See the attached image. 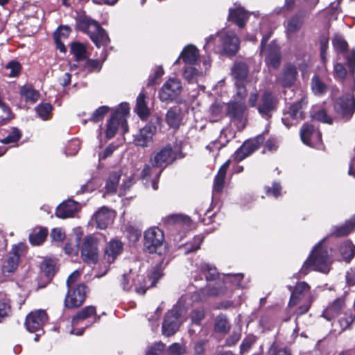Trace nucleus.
<instances>
[{
	"mask_svg": "<svg viewBox=\"0 0 355 355\" xmlns=\"http://www.w3.org/2000/svg\"><path fill=\"white\" fill-rule=\"evenodd\" d=\"M203 277L207 282L206 286L193 293L191 296L193 301L202 302L208 297L219 296L225 293L227 286L224 285L222 276L219 275L214 266L204 261L197 265V270L191 272L192 284L195 288L200 286L198 282H203Z\"/></svg>",
	"mask_w": 355,
	"mask_h": 355,
	"instance_id": "obj_1",
	"label": "nucleus"
},
{
	"mask_svg": "<svg viewBox=\"0 0 355 355\" xmlns=\"http://www.w3.org/2000/svg\"><path fill=\"white\" fill-rule=\"evenodd\" d=\"M162 276V272L161 266L159 265H156L150 271L147 277L130 270L128 273L122 276L121 286L125 291H130L134 289L137 293L144 295L147 289L155 286Z\"/></svg>",
	"mask_w": 355,
	"mask_h": 355,
	"instance_id": "obj_2",
	"label": "nucleus"
},
{
	"mask_svg": "<svg viewBox=\"0 0 355 355\" xmlns=\"http://www.w3.org/2000/svg\"><path fill=\"white\" fill-rule=\"evenodd\" d=\"M239 40L235 33L223 30L205 39L203 49L207 51H212L216 53L234 55L239 50Z\"/></svg>",
	"mask_w": 355,
	"mask_h": 355,
	"instance_id": "obj_3",
	"label": "nucleus"
},
{
	"mask_svg": "<svg viewBox=\"0 0 355 355\" xmlns=\"http://www.w3.org/2000/svg\"><path fill=\"white\" fill-rule=\"evenodd\" d=\"M347 62L350 72L352 74L349 81L351 83L348 92L336 99L334 103L336 112L345 120H349L355 111V99L353 90L355 87L354 73L355 71V50L352 51L347 58Z\"/></svg>",
	"mask_w": 355,
	"mask_h": 355,
	"instance_id": "obj_4",
	"label": "nucleus"
},
{
	"mask_svg": "<svg viewBox=\"0 0 355 355\" xmlns=\"http://www.w3.org/2000/svg\"><path fill=\"white\" fill-rule=\"evenodd\" d=\"M322 241H320L315 246L310 256L304 262L300 270V276L306 275L311 270L324 273L329 271L330 259L327 250L322 247Z\"/></svg>",
	"mask_w": 355,
	"mask_h": 355,
	"instance_id": "obj_5",
	"label": "nucleus"
},
{
	"mask_svg": "<svg viewBox=\"0 0 355 355\" xmlns=\"http://www.w3.org/2000/svg\"><path fill=\"white\" fill-rule=\"evenodd\" d=\"M144 249L148 253L162 255L166 251L164 232L157 227H151L144 233Z\"/></svg>",
	"mask_w": 355,
	"mask_h": 355,
	"instance_id": "obj_6",
	"label": "nucleus"
},
{
	"mask_svg": "<svg viewBox=\"0 0 355 355\" xmlns=\"http://www.w3.org/2000/svg\"><path fill=\"white\" fill-rule=\"evenodd\" d=\"M182 298L178 303L175 305L165 315L162 324V334L166 336L173 335L178 329L183 322L182 313L183 309L182 307Z\"/></svg>",
	"mask_w": 355,
	"mask_h": 355,
	"instance_id": "obj_7",
	"label": "nucleus"
},
{
	"mask_svg": "<svg viewBox=\"0 0 355 355\" xmlns=\"http://www.w3.org/2000/svg\"><path fill=\"white\" fill-rule=\"evenodd\" d=\"M26 246L23 243L14 245L11 250L4 257L1 272L3 276L9 277L17 270L20 257L25 252Z\"/></svg>",
	"mask_w": 355,
	"mask_h": 355,
	"instance_id": "obj_8",
	"label": "nucleus"
},
{
	"mask_svg": "<svg viewBox=\"0 0 355 355\" xmlns=\"http://www.w3.org/2000/svg\"><path fill=\"white\" fill-rule=\"evenodd\" d=\"M80 257L88 264H95L98 261V240L92 235L85 236L80 247Z\"/></svg>",
	"mask_w": 355,
	"mask_h": 355,
	"instance_id": "obj_9",
	"label": "nucleus"
},
{
	"mask_svg": "<svg viewBox=\"0 0 355 355\" xmlns=\"http://www.w3.org/2000/svg\"><path fill=\"white\" fill-rule=\"evenodd\" d=\"M129 113V107L127 104H121V110L115 112L110 119L107 125L106 137L112 138L119 126L123 129V133L128 131L126 115Z\"/></svg>",
	"mask_w": 355,
	"mask_h": 355,
	"instance_id": "obj_10",
	"label": "nucleus"
},
{
	"mask_svg": "<svg viewBox=\"0 0 355 355\" xmlns=\"http://www.w3.org/2000/svg\"><path fill=\"white\" fill-rule=\"evenodd\" d=\"M47 315L44 310L39 309L31 312L26 318V329L31 333H35L34 340L37 341L39 337L44 334L43 326L47 321Z\"/></svg>",
	"mask_w": 355,
	"mask_h": 355,
	"instance_id": "obj_11",
	"label": "nucleus"
},
{
	"mask_svg": "<svg viewBox=\"0 0 355 355\" xmlns=\"http://www.w3.org/2000/svg\"><path fill=\"white\" fill-rule=\"evenodd\" d=\"M81 27L97 47L107 43V35L96 21L87 19L81 23Z\"/></svg>",
	"mask_w": 355,
	"mask_h": 355,
	"instance_id": "obj_12",
	"label": "nucleus"
},
{
	"mask_svg": "<svg viewBox=\"0 0 355 355\" xmlns=\"http://www.w3.org/2000/svg\"><path fill=\"white\" fill-rule=\"evenodd\" d=\"M246 105L243 101L231 100L227 105V114L236 123L239 130L245 128L247 122Z\"/></svg>",
	"mask_w": 355,
	"mask_h": 355,
	"instance_id": "obj_13",
	"label": "nucleus"
},
{
	"mask_svg": "<svg viewBox=\"0 0 355 355\" xmlns=\"http://www.w3.org/2000/svg\"><path fill=\"white\" fill-rule=\"evenodd\" d=\"M182 90V83L175 78L166 80L159 91V97L162 102H171L178 97Z\"/></svg>",
	"mask_w": 355,
	"mask_h": 355,
	"instance_id": "obj_14",
	"label": "nucleus"
},
{
	"mask_svg": "<svg viewBox=\"0 0 355 355\" xmlns=\"http://www.w3.org/2000/svg\"><path fill=\"white\" fill-rule=\"evenodd\" d=\"M87 287L83 284H76L68 288V293L64 300V304L68 308L80 306L85 301Z\"/></svg>",
	"mask_w": 355,
	"mask_h": 355,
	"instance_id": "obj_15",
	"label": "nucleus"
},
{
	"mask_svg": "<svg viewBox=\"0 0 355 355\" xmlns=\"http://www.w3.org/2000/svg\"><path fill=\"white\" fill-rule=\"evenodd\" d=\"M306 104L304 98L291 105L289 110L284 114L282 118L283 123L289 127L291 125L297 124L300 120L304 118V106Z\"/></svg>",
	"mask_w": 355,
	"mask_h": 355,
	"instance_id": "obj_16",
	"label": "nucleus"
},
{
	"mask_svg": "<svg viewBox=\"0 0 355 355\" xmlns=\"http://www.w3.org/2000/svg\"><path fill=\"white\" fill-rule=\"evenodd\" d=\"M302 141L311 147H317L322 140V135L313 125L305 123L300 130Z\"/></svg>",
	"mask_w": 355,
	"mask_h": 355,
	"instance_id": "obj_17",
	"label": "nucleus"
},
{
	"mask_svg": "<svg viewBox=\"0 0 355 355\" xmlns=\"http://www.w3.org/2000/svg\"><path fill=\"white\" fill-rule=\"evenodd\" d=\"M178 157H180L177 152L173 150L170 145H167L155 153L153 157L150 158V162L151 164L161 168L163 164H168Z\"/></svg>",
	"mask_w": 355,
	"mask_h": 355,
	"instance_id": "obj_18",
	"label": "nucleus"
},
{
	"mask_svg": "<svg viewBox=\"0 0 355 355\" xmlns=\"http://www.w3.org/2000/svg\"><path fill=\"white\" fill-rule=\"evenodd\" d=\"M157 128L153 123H148L135 135L134 143L137 146L148 147L153 143Z\"/></svg>",
	"mask_w": 355,
	"mask_h": 355,
	"instance_id": "obj_19",
	"label": "nucleus"
},
{
	"mask_svg": "<svg viewBox=\"0 0 355 355\" xmlns=\"http://www.w3.org/2000/svg\"><path fill=\"white\" fill-rule=\"evenodd\" d=\"M162 172V168H159L153 164L152 166L146 164L141 173L145 186L146 187L151 186L154 190H157L158 189L157 182Z\"/></svg>",
	"mask_w": 355,
	"mask_h": 355,
	"instance_id": "obj_20",
	"label": "nucleus"
},
{
	"mask_svg": "<svg viewBox=\"0 0 355 355\" xmlns=\"http://www.w3.org/2000/svg\"><path fill=\"white\" fill-rule=\"evenodd\" d=\"M277 103V100L272 94L266 92L261 96L258 106V111L262 116L269 118L272 112L275 110Z\"/></svg>",
	"mask_w": 355,
	"mask_h": 355,
	"instance_id": "obj_21",
	"label": "nucleus"
},
{
	"mask_svg": "<svg viewBox=\"0 0 355 355\" xmlns=\"http://www.w3.org/2000/svg\"><path fill=\"white\" fill-rule=\"evenodd\" d=\"M264 138L259 135L256 137L249 139L243 143L241 147L236 151V156L239 160H242L255 151L263 143Z\"/></svg>",
	"mask_w": 355,
	"mask_h": 355,
	"instance_id": "obj_22",
	"label": "nucleus"
},
{
	"mask_svg": "<svg viewBox=\"0 0 355 355\" xmlns=\"http://www.w3.org/2000/svg\"><path fill=\"white\" fill-rule=\"evenodd\" d=\"M309 299H313L310 293V286L304 282H299L292 292L289 306L297 305L301 301H307Z\"/></svg>",
	"mask_w": 355,
	"mask_h": 355,
	"instance_id": "obj_23",
	"label": "nucleus"
},
{
	"mask_svg": "<svg viewBox=\"0 0 355 355\" xmlns=\"http://www.w3.org/2000/svg\"><path fill=\"white\" fill-rule=\"evenodd\" d=\"M304 16L302 12H297L288 19L285 23V33L288 39H291L303 26Z\"/></svg>",
	"mask_w": 355,
	"mask_h": 355,
	"instance_id": "obj_24",
	"label": "nucleus"
},
{
	"mask_svg": "<svg viewBox=\"0 0 355 355\" xmlns=\"http://www.w3.org/2000/svg\"><path fill=\"white\" fill-rule=\"evenodd\" d=\"M199 58L200 54L198 48L193 44H188L182 49L174 64H178L182 60L185 66L195 65Z\"/></svg>",
	"mask_w": 355,
	"mask_h": 355,
	"instance_id": "obj_25",
	"label": "nucleus"
},
{
	"mask_svg": "<svg viewBox=\"0 0 355 355\" xmlns=\"http://www.w3.org/2000/svg\"><path fill=\"white\" fill-rule=\"evenodd\" d=\"M114 216L115 214L113 211L107 207H103L94 214L93 219L96 223V227L103 230L112 223Z\"/></svg>",
	"mask_w": 355,
	"mask_h": 355,
	"instance_id": "obj_26",
	"label": "nucleus"
},
{
	"mask_svg": "<svg viewBox=\"0 0 355 355\" xmlns=\"http://www.w3.org/2000/svg\"><path fill=\"white\" fill-rule=\"evenodd\" d=\"M79 209L80 205L78 202L68 199L58 206L55 210V216L62 219L73 217Z\"/></svg>",
	"mask_w": 355,
	"mask_h": 355,
	"instance_id": "obj_27",
	"label": "nucleus"
},
{
	"mask_svg": "<svg viewBox=\"0 0 355 355\" xmlns=\"http://www.w3.org/2000/svg\"><path fill=\"white\" fill-rule=\"evenodd\" d=\"M297 76V68L295 65L286 64L282 70V73L277 78V82L283 87L292 86L296 80Z\"/></svg>",
	"mask_w": 355,
	"mask_h": 355,
	"instance_id": "obj_28",
	"label": "nucleus"
},
{
	"mask_svg": "<svg viewBox=\"0 0 355 355\" xmlns=\"http://www.w3.org/2000/svg\"><path fill=\"white\" fill-rule=\"evenodd\" d=\"M123 243L118 239H112L105 248L104 259L112 263L123 251Z\"/></svg>",
	"mask_w": 355,
	"mask_h": 355,
	"instance_id": "obj_29",
	"label": "nucleus"
},
{
	"mask_svg": "<svg viewBox=\"0 0 355 355\" xmlns=\"http://www.w3.org/2000/svg\"><path fill=\"white\" fill-rule=\"evenodd\" d=\"M345 308V302L344 298L339 297L334 300L324 310L322 316L327 320H331L335 317L343 312Z\"/></svg>",
	"mask_w": 355,
	"mask_h": 355,
	"instance_id": "obj_30",
	"label": "nucleus"
},
{
	"mask_svg": "<svg viewBox=\"0 0 355 355\" xmlns=\"http://www.w3.org/2000/svg\"><path fill=\"white\" fill-rule=\"evenodd\" d=\"M248 12L241 6L235 4L234 8L229 10L228 19L239 28H243L248 19Z\"/></svg>",
	"mask_w": 355,
	"mask_h": 355,
	"instance_id": "obj_31",
	"label": "nucleus"
},
{
	"mask_svg": "<svg viewBox=\"0 0 355 355\" xmlns=\"http://www.w3.org/2000/svg\"><path fill=\"white\" fill-rule=\"evenodd\" d=\"M230 160H227L219 168L216 175L215 176L214 180V185H213V198L222 192L224 184H225V180L226 177V173L227 168L230 166Z\"/></svg>",
	"mask_w": 355,
	"mask_h": 355,
	"instance_id": "obj_32",
	"label": "nucleus"
},
{
	"mask_svg": "<svg viewBox=\"0 0 355 355\" xmlns=\"http://www.w3.org/2000/svg\"><path fill=\"white\" fill-rule=\"evenodd\" d=\"M94 315H96V307L94 306H87L77 313L72 318V326L73 329L71 333L78 336L82 335L83 329L75 331L74 327L78 325L82 320H84Z\"/></svg>",
	"mask_w": 355,
	"mask_h": 355,
	"instance_id": "obj_33",
	"label": "nucleus"
},
{
	"mask_svg": "<svg viewBox=\"0 0 355 355\" xmlns=\"http://www.w3.org/2000/svg\"><path fill=\"white\" fill-rule=\"evenodd\" d=\"M184 112L178 107H171L166 114V122L172 128L177 129L182 123Z\"/></svg>",
	"mask_w": 355,
	"mask_h": 355,
	"instance_id": "obj_34",
	"label": "nucleus"
},
{
	"mask_svg": "<svg viewBox=\"0 0 355 355\" xmlns=\"http://www.w3.org/2000/svg\"><path fill=\"white\" fill-rule=\"evenodd\" d=\"M281 55L279 48L275 44H270L266 50V63L268 66L277 69L280 65Z\"/></svg>",
	"mask_w": 355,
	"mask_h": 355,
	"instance_id": "obj_35",
	"label": "nucleus"
},
{
	"mask_svg": "<svg viewBox=\"0 0 355 355\" xmlns=\"http://www.w3.org/2000/svg\"><path fill=\"white\" fill-rule=\"evenodd\" d=\"M182 76L189 83H198L205 76L202 69H197L194 65H187L183 69Z\"/></svg>",
	"mask_w": 355,
	"mask_h": 355,
	"instance_id": "obj_36",
	"label": "nucleus"
},
{
	"mask_svg": "<svg viewBox=\"0 0 355 355\" xmlns=\"http://www.w3.org/2000/svg\"><path fill=\"white\" fill-rule=\"evenodd\" d=\"M354 230H355V215L345 224L333 227L331 234L337 237L343 236L349 234Z\"/></svg>",
	"mask_w": 355,
	"mask_h": 355,
	"instance_id": "obj_37",
	"label": "nucleus"
},
{
	"mask_svg": "<svg viewBox=\"0 0 355 355\" xmlns=\"http://www.w3.org/2000/svg\"><path fill=\"white\" fill-rule=\"evenodd\" d=\"M248 74V67L245 62H236L232 68V75L235 82L244 83Z\"/></svg>",
	"mask_w": 355,
	"mask_h": 355,
	"instance_id": "obj_38",
	"label": "nucleus"
},
{
	"mask_svg": "<svg viewBox=\"0 0 355 355\" xmlns=\"http://www.w3.org/2000/svg\"><path fill=\"white\" fill-rule=\"evenodd\" d=\"M20 96L26 103L34 104L40 97V93L32 85H24L20 89Z\"/></svg>",
	"mask_w": 355,
	"mask_h": 355,
	"instance_id": "obj_39",
	"label": "nucleus"
},
{
	"mask_svg": "<svg viewBox=\"0 0 355 355\" xmlns=\"http://www.w3.org/2000/svg\"><path fill=\"white\" fill-rule=\"evenodd\" d=\"M222 278L224 285L227 286V289L230 287L244 288L245 286L242 283L243 275L241 273L237 274H223Z\"/></svg>",
	"mask_w": 355,
	"mask_h": 355,
	"instance_id": "obj_40",
	"label": "nucleus"
},
{
	"mask_svg": "<svg viewBox=\"0 0 355 355\" xmlns=\"http://www.w3.org/2000/svg\"><path fill=\"white\" fill-rule=\"evenodd\" d=\"M339 252L343 259L349 262L355 256V245L349 240L345 241L340 245Z\"/></svg>",
	"mask_w": 355,
	"mask_h": 355,
	"instance_id": "obj_41",
	"label": "nucleus"
},
{
	"mask_svg": "<svg viewBox=\"0 0 355 355\" xmlns=\"http://www.w3.org/2000/svg\"><path fill=\"white\" fill-rule=\"evenodd\" d=\"M146 98L145 94L142 92L137 98L135 110L141 119L147 117L150 114V110L146 105Z\"/></svg>",
	"mask_w": 355,
	"mask_h": 355,
	"instance_id": "obj_42",
	"label": "nucleus"
},
{
	"mask_svg": "<svg viewBox=\"0 0 355 355\" xmlns=\"http://www.w3.org/2000/svg\"><path fill=\"white\" fill-rule=\"evenodd\" d=\"M311 88L313 93L316 96H322L326 93L327 85L320 78L318 75H315L311 81Z\"/></svg>",
	"mask_w": 355,
	"mask_h": 355,
	"instance_id": "obj_43",
	"label": "nucleus"
},
{
	"mask_svg": "<svg viewBox=\"0 0 355 355\" xmlns=\"http://www.w3.org/2000/svg\"><path fill=\"white\" fill-rule=\"evenodd\" d=\"M47 234L48 230L46 228L41 227L35 230L29 235L30 243L33 245H40L44 241Z\"/></svg>",
	"mask_w": 355,
	"mask_h": 355,
	"instance_id": "obj_44",
	"label": "nucleus"
},
{
	"mask_svg": "<svg viewBox=\"0 0 355 355\" xmlns=\"http://www.w3.org/2000/svg\"><path fill=\"white\" fill-rule=\"evenodd\" d=\"M122 175L120 170L112 172L107 180L105 189L108 193H114L116 190L119 179Z\"/></svg>",
	"mask_w": 355,
	"mask_h": 355,
	"instance_id": "obj_45",
	"label": "nucleus"
},
{
	"mask_svg": "<svg viewBox=\"0 0 355 355\" xmlns=\"http://www.w3.org/2000/svg\"><path fill=\"white\" fill-rule=\"evenodd\" d=\"M215 331L219 333H227L230 329V324L225 315H218L215 320Z\"/></svg>",
	"mask_w": 355,
	"mask_h": 355,
	"instance_id": "obj_46",
	"label": "nucleus"
},
{
	"mask_svg": "<svg viewBox=\"0 0 355 355\" xmlns=\"http://www.w3.org/2000/svg\"><path fill=\"white\" fill-rule=\"evenodd\" d=\"M71 52L73 53L77 61L83 60L87 58L86 48L81 43H73L71 46Z\"/></svg>",
	"mask_w": 355,
	"mask_h": 355,
	"instance_id": "obj_47",
	"label": "nucleus"
},
{
	"mask_svg": "<svg viewBox=\"0 0 355 355\" xmlns=\"http://www.w3.org/2000/svg\"><path fill=\"white\" fill-rule=\"evenodd\" d=\"M22 137V132L17 128L12 127L10 132L6 137L1 139L4 144H11L17 143Z\"/></svg>",
	"mask_w": 355,
	"mask_h": 355,
	"instance_id": "obj_48",
	"label": "nucleus"
},
{
	"mask_svg": "<svg viewBox=\"0 0 355 355\" xmlns=\"http://www.w3.org/2000/svg\"><path fill=\"white\" fill-rule=\"evenodd\" d=\"M5 73L9 77H17L21 72V64L15 60L9 62L5 67Z\"/></svg>",
	"mask_w": 355,
	"mask_h": 355,
	"instance_id": "obj_49",
	"label": "nucleus"
},
{
	"mask_svg": "<svg viewBox=\"0 0 355 355\" xmlns=\"http://www.w3.org/2000/svg\"><path fill=\"white\" fill-rule=\"evenodd\" d=\"M10 312L9 300L5 293H0V322L5 317L8 316Z\"/></svg>",
	"mask_w": 355,
	"mask_h": 355,
	"instance_id": "obj_50",
	"label": "nucleus"
},
{
	"mask_svg": "<svg viewBox=\"0 0 355 355\" xmlns=\"http://www.w3.org/2000/svg\"><path fill=\"white\" fill-rule=\"evenodd\" d=\"M38 116L43 120H48L51 116L52 106L49 103H42L35 107Z\"/></svg>",
	"mask_w": 355,
	"mask_h": 355,
	"instance_id": "obj_51",
	"label": "nucleus"
},
{
	"mask_svg": "<svg viewBox=\"0 0 355 355\" xmlns=\"http://www.w3.org/2000/svg\"><path fill=\"white\" fill-rule=\"evenodd\" d=\"M235 86L236 87V92L232 100L243 101L245 103V99L247 96V90L244 85V83L235 82Z\"/></svg>",
	"mask_w": 355,
	"mask_h": 355,
	"instance_id": "obj_52",
	"label": "nucleus"
},
{
	"mask_svg": "<svg viewBox=\"0 0 355 355\" xmlns=\"http://www.w3.org/2000/svg\"><path fill=\"white\" fill-rule=\"evenodd\" d=\"M80 141L78 139H73L69 141L65 148V154L67 155L73 156L79 150Z\"/></svg>",
	"mask_w": 355,
	"mask_h": 355,
	"instance_id": "obj_53",
	"label": "nucleus"
},
{
	"mask_svg": "<svg viewBox=\"0 0 355 355\" xmlns=\"http://www.w3.org/2000/svg\"><path fill=\"white\" fill-rule=\"evenodd\" d=\"M354 318L352 315V314L344 313L343 316L340 317L338 320V324L340 326L339 331L341 332L348 329L354 322Z\"/></svg>",
	"mask_w": 355,
	"mask_h": 355,
	"instance_id": "obj_54",
	"label": "nucleus"
},
{
	"mask_svg": "<svg viewBox=\"0 0 355 355\" xmlns=\"http://www.w3.org/2000/svg\"><path fill=\"white\" fill-rule=\"evenodd\" d=\"M126 236L130 243H135L141 236V230L130 225L126 228Z\"/></svg>",
	"mask_w": 355,
	"mask_h": 355,
	"instance_id": "obj_55",
	"label": "nucleus"
},
{
	"mask_svg": "<svg viewBox=\"0 0 355 355\" xmlns=\"http://www.w3.org/2000/svg\"><path fill=\"white\" fill-rule=\"evenodd\" d=\"M41 268L48 277H52L55 272V263L51 259H45L42 264Z\"/></svg>",
	"mask_w": 355,
	"mask_h": 355,
	"instance_id": "obj_56",
	"label": "nucleus"
},
{
	"mask_svg": "<svg viewBox=\"0 0 355 355\" xmlns=\"http://www.w3.org/2000/svg\"><path fill=\"white\" fill-rule=\"evenodd\" d=\"M203 241V236L201 235L196 236L193 241L190 243H187L185 246V253H189L198 250Z\"/></svg>",
	"mask_w": 355,
	"mask_h": 355,
	"instance_id": "obj_57",
	"label": "nucleus"
},
{
	"mask_svg": "<svg viewBox=\"0 0 355 355\" xmlns=\"http://www.w3.org/2000/svg\"><path fill=\"white\" fill-rule=\"evenodd\" d=\"M164 69L161 66L155 67L153 69V73L149 76L147 85L152 86L156 84L157 80L164 75Z\"/></svg>",
	"mask_w": 355,
	"mask_h": 355,
	"instance_id": "obj_58",
	"label": "nucleus"
},
{
	"mask_svg": "<svg viewBox=\"0 0 355 355\" xmlns=\"http://www.w3.org/2000/svg\"><path fill=\"white\" fill-rule=\"evenodd\" d=\"M205 315V311L202 308L193 310L190 315L191 323L199 325L204 319Z\"/></svg>",
	"mask_w": 355,
	"mask_h": 355,
	"instance_id": "obj_59",
	"label": "nucleus"
},
{
	"mask_svg": "<svg viewBox=\"0 0 355 355\" xmlns=\"http://www.w3.org/2000/svg\"><path fill=\"white\" fill-rule=\"evenodd\" d=\"M269 355H291V352L287 347H279L276 343H273L269 350Z\"/></svg>",
	"mask_w": 355,
	"mask_h": 355,
	"instance_id": "obj_60",
	"label": "nucleus"
},
{
	"mask_svg": "<svg viewBox=\"0 0 355 355\" xmlns=\"http://www.w3.org/2000/svg\"><path fill=\"white\" fill-rule=\"evenodd\" d=\"M167 352L168 355H184L186 353V347L175 343L168 347Z\"/></svg>",
	"mask_w": 355,
	"mask_h": 355,
	"instance_id": "obj_61",
	"label": "nucleus"
},
{
	"mask_svg": "<svg viewBox=\"0 0 355 355\" xmlns=\"http://www.w3.org/2000/svg\"><path fill=\"white\" fill-rule=\"evenodd\" d=\"M334 48L340 51H345L347 48V43L340 35H336L332 41Z\"/></svg>",
	"mask_w": 355,
	"mask_h": 355,
	"instance_id": "obj_62",
	"label": "nucleus"
},
{
	"mask_svg": "<svg viewBox=\"0 0 355 355\" xmlns=\"http://www.w3.org/2000/svg\"><path fill=\"white\" fill-rule=\"evenodd\" d=\"M102 67V62L98 60H88L84 64V68L87 72L99 71Z\"/></svg>",
	"mask_w": 355,
	"mask_h": 355,
	"instance_id": "obj_63",
	"label": "nucleus"
},
{
	"mask_svg": "<svg viewBox=\"0 0 355 355\" xmlns=\"http://www.w3.org/2000/svg\"><path fill=\"white\" fill-rule=\"evenodd\" d=\"M164 347L162 343H156L148 349L146 355H164Z\"/></svg>",
	"mask_w": 355,
	"mask_h": 355,
	"instance_id": "obj_64",
	"label": "nucleus"
}]
</instances>
